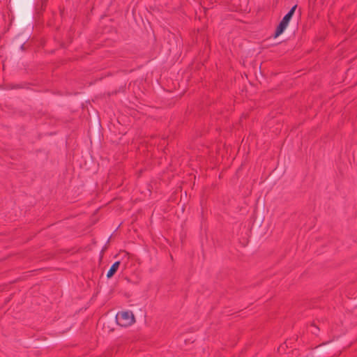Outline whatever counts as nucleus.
<instances>
[{"label": "nucleus", "mask_w": 357, "mask_h": 357, "mask_svg": "<svg viewBox=\"0 0 357 357\" xmlns=\"http://www.w3.org/2000/svg\"><path fill=\"white\" fill-rule=\"evenodd\" d=\"M116 321L119 326L127 327L134 323L135 317L132 312L122 311L116 314Z\"/></svg>", "instance_id": "1"}, {"label": "nucleus", "mask_w": 357, "mask_h": 357, "mask_svg": "<svg viewBox=\"0 0 357 357\" xmlns=\"http://www.w3.org/2000/svg\"><path fill=\"white\" fill-rule=\"evenodd\" d=\"M296 8V5L294 6L284 16L280 24L276 28L274 37L277 38L280 34L283 33V31L286 29L287 27L289 22L290 20L291 19L295 10Z\"/></svg>", "instance_id": "2"}, {"label": "nucleus", "mask_w": 357, "mask_h": 357, "mask_svg": "<svg viewBox=\"0 0 357 357\" xmlns=\"http://www.w3.org/2000/svg\"><path fill=\"white\" fill-rule=\"evenodd\" d=\"M120 263L121 262L119 261H117L112 265V266L110 267L109 270L107 273V277L108 278H112L115 274V273L117 271L119 267Z\"/></svg>", "instance_id": "3"}, {"label": "nucleus", "mask_w": 357, "mask_h": 357, "mask_svg": "<svg viewBox=\"0 0 357 357\" xmlns=\"http://www.w3.org/2000/svg\"><path fill=\"white\" fill-rule=\"evenodd\" d=\"M310 328H311V331H312V333H317V331H319V328H318L315 325H312V326H310Z\"/></svg>", "instance_id": "4"}]
</instances>
